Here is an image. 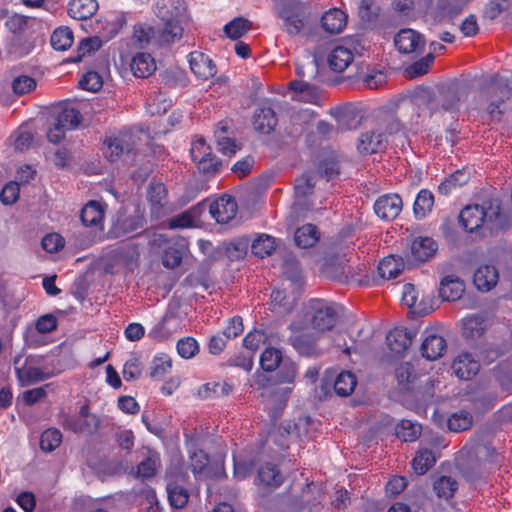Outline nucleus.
Masks as SVG:
<instances>
[{
    "label": "nucleus",
    "instance_id": "nucleus-29",
    "mask_svg": "<svg viewBox=\"0 0 512 512\" xmlns=\"http://www.w3.org/2000/svg\"><path fill=\"white\" fill-rule=\"evenodd\" d=\"M98 9L96 0H71L68 4V14L77 20L92 17Z\"/></svg>",
    "mask_w": 512,
    "mask_h": 512
},
{
    "label": "nucleus",
    "instance_id": "nucleus-38",
    "mask_svg": "<svg viewBox=\"0 0 512 512\" xmlns=\"http://www.w3.org/2000/svg\"><path fill=\"white\" fill-rule=\"evenodd\" d=\"M434 205V195L428 189H422L417 194L413 205V213L416 220L424 219L431 212Z\"/></svg>",
    "mask_w": 512,
    "mask_h": 512
},
{
    "label": "nucleus",
    "instance_id": "nucleus-54",
    "mask_svg": "<svg viewBox=\"0 0 512 512\" xmlns=\"http://www.w3.org/2000/svg\"><path fill=\"white\" fill-rule=\"evenodd\" d=\"M434 59L435 56H433V53H428L425 57L419 59L418 61L405 68L404 76L407 79H413L425 75L432 65Z\"/></svg>",
    "mask_w": 512,
    "mask_h": 512
},
{
    "label": "nucleus",
    "instance_id": "nucleus-10",
    "mask_svg": "<svg viewBox=\"0 0 512 512\" xmlns=\"http://www.w3.org/2000/svg\"><path fill=\"white\" fill-rule=\"evenodd\" d=\"M394 43L401 53H421L426 45V40L419 32L406 28L396 34Z\"/></svg>",
    "mask_w": 512,
    "mask_h": 512
},
{
    "label": "nucleus",
    "instance_id": "nucleus-63",
    "mask_svg": "<svg viewBox=\"0 0 512 512\" xmlns=\"http://www.w3.org/2000/svg\"><path fill=\"white\" fill-rule=\"evenodd\" d=\"M271 304L278 313H286L292 309L293 300L283 290L275 289L271 293Z\"/></svg>",
    "mask_w": 512,
    "mask_h": 512
},
{
    "label": "nucleus",
    "instance_id": "nucleus-43",
    "mask_svg": "<svg viewBox=\"0 0 512 512\" xmlns=\"http://www.w3.org/2000/svg\"><path fill=\"white\" fill-rule=\"evenodd\" d=\"M402 302L413 310L414 313L427 314L429 309L422 306V301L418 299V292L413 284L407 283L403 286Z\"/></svg>",
    "mask_w": 512,
    "mask_h": 512
},
{
    "label": "nucleus",
    "instance_id": "nucleus-34",
    "mask_svg": "<svg viewBox=\"0 0 512 512\" xmlns=\"http://www.w3.org/2000/svg\"><path fill=\"white\" fill-rule=\"evenodd\" d=\"M16 375L24 386L47 380L53 377L55 373L45 372L39 367L28 366L26 368H16Z\"/></svg>",
    "mask_w": 512,
    "mask_h": 512
},
{
    "label": "nucleus",
    "instance_id": "nucleus-53",
    "mask_svg": "<svg viewBox=\"0 0 512 512\" xmlns=\"http://www.w3.org/2000/svg\"><path fill=\"white\" fill-rule=\"evenodd\" d=\"M275 238L261 234L252 242V253L260 258L269 256L275 250Z\"/></svg>",
    "mask_w": 512,
    "mask_h": 512
},
{
    "label": "nucleus",
    "instance_id": "nucleus-37",
    "mask_svg": "<svg viewBox=\"0 0 512 512\" xmlns=\"http://www.w3.org/2000/svg\"><path fill=\"white\" fill-rule=\"evenodd\" d=\"M320 239L317 226H298L294 232L295 244L300 248L314 246Z\"/></svg>",
    "mask_w": 512,
    "mask_h": 512
},
{
    "label": "nucleus",
    "instance_id": "nucleus-31",
    "mask_svg": "<svg viewBox=\"0 0 512 512\" xmlns=\"http://www.w3.org/2000/svg\"><path fill=\"white\" fill-rule=\"evenodd\" d=\"M257 480L264 486L276 488L283 483L284 477L277 465L268 462L259 468Z\"/></svg>",
    "mask_w": 512,
    "mask_h": 512
},
{
    "label": "nucleus",
    "instance_id": "nucleus-28",
    "mask_svg": "<svg viewBox=\"0 0 512 512\" xmlns=\"http://www.w3.org/2000/svg\"><path fill=\"white\" fill-rule=\"evenodd\" d=\"M99 425V419L92 415L91 419L78 416H67L63 421V427L72 430L75 433H93Z\"/></svg>",
    "mask_w": 512,
    "mask_h": 512
},
{
    "label": "nucleus",
    "instance_id": "nucleus-9",
    "mask_svg": "<svg viewBox=\"0 0 512 512\" xmlns=\"http://www.w3.org/2000/svg\"><path fill=\"white\" fill-rule=\"evenodd\" d=\"M278 17L282 20V30L290 36H296L301 33L307 23L305 11L295 5H285L278 12Z\"/></svg>",
    "mask_w": 512,
    "mask_h": 512
},
{
    "label": "nucleus",
    "instance_id": "nucleus-20",
    "mask_svg": "<svg viewBox=\"0 0 512 512\" xmlns=\"http://www.w3.org/2000/svg\"><path fill=\"white\" fill-rule=\"evenodd\" d=\"M446 349V340L437 334L427 335L421 344L422 356L428 360H436L442 357Z\"/></svg>",
    "mask_w": 512,
    "mask_h": 512
},
{
    "label": "nucleus",
    "instance_id": "nucleus-40",
    "mask_svg": "<svg viewBox=\"0 0 512 512\" xmlns=\"http://www.w3.org/2000/svg\"><path fill=\"white\" fill-rule=\"evenodd\" d=\"M167 189L163 183H151L147 189V198L152 213H158L167 203Z\"/></svg>",
    "mask_w": 512,
    "mask_h": 512
},
{
    "label": "nucleus",
    "instance_id": "nucleus-30",
    "mask_svg": "<svg viewBox=\"0 0 512 512\" xmlns=\"http://www.w3.org/2000/svg\"><path fill=\"white\" fill-rule=\"evenodd\" d=\"M347 17L340 9H332L321 18L323 29L330 34H338L346 26Z\"/></svg>",
    "mask_w": 512,
    "mask_h": 512
},
{
    "label": "nucleus",
    "instance_id": "nucleus-26",
    "mask_svg": "<svg viewBox=\"0 0 512 512\" xmlns=\"http://www.w3.org/2000/svg\"><path fill=\"white\" fill-rule=\"evenodd\" d=\"M159 78L160 84L168 89L184 88L189 83L186 72L178 67H170L160 72Z\"/></svg>",
    "mask_w": 512,
    "mask_h": 512
},
{
    "label": "nucleus",
    "instance_id": "nucleus-8",
    "mask_svg": "<svg viewBox=\"0 0 512 512\" xmlns=\"http://www.w3.org/2000/svg\"><path fill=\"white\" fill-rule=\"evenodd\" d=\"M192 160L197 162L198 169L206 175H214L222 167L221 160L212 154L211 148L205 145V140L200 138L191 149Z\"/></svg>",
    "mask_w": 512,
    "mask_h": 512
},
{
    "label": "nucleus",
    "instance_id": "nucleus-42",
    "mask_svg": "<svg viewBox=\"0 0 512 512\" xmlns=\"http://www.w3.org/2000/svg\"><path fill=\"white\" fill-rule=\"evenodd\" d=\"M289 89L298 92L302 98L310 103H316L320 98V89L306 80H293L289 83Z\"/></svg>",
    "mask_w": 512,
    "mask_h": 512
},
{
    "label": "nucleus",
    "instance_id": "nucleus-56",
    "mask_svg": "<svg viewBox=\"0 0 512 512\" xmlns=\"http://www.w3.org/2000/svg\"><path fill=\"white\" fill-rule=\"evenodd\" d=\"M133 150L131 143L125 137H115L107 143V157L110 161H115L124 153H130Z\"/></svg>",
    "mask_w": 512,
    "mask_h": 512
},
{
    "label": "nucleus",
    "instance_id": "nucleus-58",
    "mask_svg": "<svg viewBox=\"0 0 512 512\" xmlns=\"http://www.w3.org/2000/svg\"><path fill=\"white\" fill-rule=\"evenodd\" d=\"M62 433L59 429L49 428L40 437V448L45 452H52L62 443Z\"/></svg>",
    "mask_w": 512,
    "mask_h": 512
},
{
    "label": "nucleus",
    "instance_id": "nucleus-41",
    "mask_svg": "<svg viewBox=\"0 0 512 512\" xmlns=\"http://www.w3.org/2000/svg\"><path fill=\"white\" fill-rule=\"evenodd\" d=\"M337 122L336 134L356 129L360 125V119L353 110H338L331 113Z\"/></svg>",
    "mask_w": 512,
    "mask_h": 512
},
{
    "label": "nucleus",
    "instance_id": "nucleus-36",
    "mask_svg": "<svg viewBox=\"0 0 512 512\" xmlns=\"http://www.w3.org/2000/svg\"><path fill=\"white\" fill-rule=\"evenodd\" d=\"M481 226H474L468 229L467 225L464 226H445L444 235L446 239L453 244H462L468 242V236L478 235Z\"/></svg>",
    "mask_w": 512,
    "mask_h": 512
},
{
    "label": "nucleus",
    "instance_id": "nucleus-1",
    "mask_svg": "<svg viewBox=\"0 0 512 512\" xmlns=\"http://www.w3.org/2000/svg\"><path fill=\"white\" fill-rule=\"evenodd\" d=\"M207 208L217 224H228L236 216L238 205L236 200L228 195H223L212 203L203 200L178 216L169 219L168 224H196L197 218Z\"/></svg>",
    "mask_w": 512,
    "mask_h": 512
},
{
    "label": "nucleus",
    "instance_id": "nucleus-52",
    "mask_svg": "<svg viewBox=\"0 0 512 512\" xmlns=\"http://www.w3.org/2000/svg\"><path fill=\"white\" fill-rule=\"evenodd\" d=\"M283 274L285 278L291 282V285H293L295 289L301 288L304 284L302 269L297 260H286L283 265Z\"/></svg>",
    "mask_w": 512,
    "mask_h": 512
},
{
    "label": "nucleus",
    "instance_id": "nucleus-35",
    "mask_svg": "<svg viewBox=\"0 0 512 512\" xmlns=\"http://www.w3.org/2000/svg\"><path fill=\"white\" fill-rule=\"evenodd\" d=\"M161 43L170 44L179 40L183 34V28L176 19H168L162 27L155 28Z\"/></svg>",
    "mask_w": 512,
    "mask_h": 512
},
{
    "label": "nucleus",
    "instance_id": "nucleus-39",
    "mask_svg": "<svg viewBox=\"0 0 512 512\" xmlns=\"http://www.w3.org/2000/svg\"><path fill=\"white\" fill-rule=\"evenodd\" d=\"M404 263L401 257L390 255L380 261L378 265L379 275L386 280L396 278L403 270Z\"/></svg>",
    "mask_w": 512,
    "mask_h": 512
},
{
    "label": "nucleus",
    "instance_id": "nucleus-45",
    "mask_svg": "<svg viewBox=\"0 0 512 512\" xmlns=\"http://www.w3.org/2000/svg\"><path fill=\"white\" fill-rule=\"evenodd\" d=\"M473 423L471 413L465 410L457 411L451 414L447 420L448 429L452 432H462L468 430Z\"/></svg>",
    "mask_w": 512,
    "mask_h": 512
},
{
    "label": "nucleus",
    "instance_id": "nucleus-59",
    "mask_svg": "<svg viewBox=\"0 0 512 512\" xmlns=\"http://www.w3.org/2000/svg\"><path fill=\"white\" fill-rule=\"evenodd\" d=\"M82 120L79 110L74 107L63 108L56 119L57 125L65 127V129H72L77 127Z\"/></svg>",
    "mask_w": 512,
    "mask_h": 512
},
{
    "label": "nucleus",
    "instance_id": "nucleus-48",
    "mask_svg": "<svg viewBox=\"0 0 512 512\" xmlns=\"http://www.w3.org/2000/svg\"><path fill=\"white\" fill-rule=\"evenodd\" d=\"M433 489L439 498L447 500L457 491L458 483L452 477L441 476L434 481Z\"/></svg>",
    "mask_w": 512,
    "mask_h": 512
},
{
    "label": "nucleus",
    "instance_id": "nucleus-32",
    "mask_svg": "<svg viewBox=\"0 0 512 512\" xmlns=\"http://www.w3.org/2000/svg\"><path fill=\"white\" fill-rule=\"evenodd\" d=\"M234 385L228 381L208 382L200 386L198 395L203 399L227 396L232 393Z\"/></svg>",
    "mask_w": 512,
    "mask_h": 512
},
{
    "label": "nucleus",
    "instance_id": "nucleus-21",
    "mask_svg": "<svg viewBox=\"0 0 512 512\" xmlns=\"http://www.w3.org/2000/svg\"><path fill=\"white\" fill-rule=\"evenodd\" d=\"M377 131L385 134L393 135L402 129V123L396 116L395 112L390 109H379L376 114Z\"/></svg>",
    "mask_w": 512,
    "mask_h": 512
},
{
    "label": "nucleus",
    "instance_id": "nucleus-16",
    "mask_svg": "<svg viewBox=\"0 0 512 512\" xmlns=\"http://www.w3.org/2000/svg\"><path fill=\"white\" fill-rule=\"evenodd\" d=\"M189 57L190 69L198 78L207 80L216 74V65L209 56L195 51L191 52Z\"/></svg>",
    "mask_w": 512,
    "mask_h": 512
},
{
    "label": "nucleus",
    "instance_id": "nucleus-12",
    "mask_svg": "<svg viewBox=\"0 0 512 512\" xmlns=\"http://www.w3.org/2000/svg\"><path fill=\"white\" fill-rule=\"evenodd\" d=\"M315 187V182L313 177L310 174H303L295 180V202L292 206L294 213H301L303 211H308L309 203L307 201V197L313 193Z\"/></svg>",
    "mask_w": 512,
    "mask_h": 512
},
{
    "label": "nucleus",
    "instance_id": "nucleus-23",
    "mask_svg": "<svg viewBox=\"0 0 512 512\" xmlns=\"http://www.w3.org/2000/svg\"><path fill=\"white\" fill-rule=\"evenodd\" d=\"M36 38L34 32L13 36L9 53L17 58L28 55L36 46Z\"/></svg>",
    "mask_w": 512,
    "mask_h": 512
},
{
    "label": "nucleus",
    "instance_id": "nucleus-17",
    "mask_svg": "<svg viewBox=\"0 0 512 512\" xmlns=\"http://www.w3.org/2000/svg\"><path fill=\"white\" fill-rule=\"evenodd\" d=\"M254 129L262 134H270L274 131L278 118L275 111L269 106L257 108L253 114Z\"/></svg>",
    "mask_w": 512,
    "mask_h": 512
},
{
    "label": "nucleus",
    "instance_id": "nucleus-55",
    "mask_svg": "<svg viewBox=\"0 0 512 512\" xmlns=\"http://www.w3.org/2000/svg\"><path fill=\"white\" fill-rule=\"evenodd\" d=\"M395 432L399 439L405 442H413L420 436L421 426L410 420H402L396 426Z\"/></svg>",
    "mask_w": 512,
    "mask_h": 512
},
{
    "label": "nucleus",
    "instance_id": "nucleus-19",
    "mask_svg": "<svg viewBox=\"0 0 512 512\" xmlns=\"http://www.w3.org/2000/svg\"><path fill=\"white\" fill-rule=\"evenodd\" d=\"M464 291V282L458 276L447 275L440 282L439 295L445 301L460 299Z\"/></svg>",
    "mask_w": 512,
    "mask_h": 512
},
{
    "label": "nucleus",
    "instance_id": "nucleus-22",
    "mask_svg": "<svg viewBox=\"0 0 512 512\" xmlns=\"http://www.w3.org/2000/svg\"><path fill=\"white\" fill-rule=\"evenodd\" d=\"M499 274L495 266L482 265L474 273V284L480 291H489L496 286Z\"/></svg>",
    "mask_w": 512,
    "mask_h": 512
},
{
    "label": "nucleus",
    "instance_id": "nucleus-47",
    "mask_svg": "<svg viewBox=\"0 0 512 512\" xmlns=\"http://www.w3.org/2000/svg\"><path fill=\"white\" fill-rule=\"evenodd\" d=\"M436 462L435 454L428 449H421L418 451L412 460V467L416 474H425Z\"/></svg>",
    "mask_w": 512,
    "mask_h": 512
},
{
    "label": "nucleus",
    "instance_id": "nucleus-15",
    "mask_svg": "<svg viewBox=\"0 0 512 512\" xmlns=\"http://www.w3.org/2000/svg\"><path fill=\"white\" fill-rule=\"evenodd\" d=\"M452 369L459 379L469 380L478 373L480 364L471 353L463 352L453 361Z\"/></svg>",
    "mask_w": 512,
    "mask_h": 512
},
{
    "label": "nucleus",
    "instance_id": "nucleus-13",
    "mask_svg": "<svg viewBox=\"0 0 512 512\" xmlns=\"http://www.w3.org/2000/svg\"><path fill=\"white\" fill-rule=\"evenodd\" d=\"M386 140L381 131L369 130L360 134L357 140V151L361 155H370L383 151Z\"/></svg>",
    "mask_w": 512,
    "mask_h": 512
},
{
    "label": "nucleus",
    "instance_id": "nucleus-46",
    "mask_svg": "<svg viewBox=\"0 0 512 512\" xmlns=\"http://www.w3.org/2000/svg\"><path fill=\"white\" fill-rule=\"evenodd\" d=\"M414 102L419 107L426 106L431 113L440 110L439 96L430 88L419 89L414 96Z\"/></svg>",
    "mask_w": 512,
    "mask_h": 512
},
{
    "label": "nucleus",
    "instance_id": "nucleus-50",
    "mask_svg": "<svg viewBox=\"0 0 512 512\" xmlns=\"http://www.w3.org/2000/svg\"><path fill=\"white\" fill-rule=\"evenodd\" d=\"M469 174L462 170H457L449 177L445 178L438 186V191L442 195H448L453 189L465 185L469 180Z\"/></svg>",
    "mask_w": 512,
    "mask_h": 512
},
{
    "label": "nucleus",
    "instance_id": "nucleus-3",
    "mask_svg": "<svg viewBox=\"0 0 512 512\" xmlns=\"http://www.w3.org/2000/svg\"><path fill=\"white\" fill-rule=\"evenodd\" d=\"M460 224H484L485 221L504 224L501 201L489 199L483 205L469 204L458 214Z\"/></svg>",
    "mask_w": 512,
    "mask_h": 512
},
{
    "label": "nucleus",
    "instance_id": "nucleus-61",
    "mask_svg": "<svg viewBox=\"0 0 512 512\" xmlns=\"http://www.w3.org/2000/svg\"><path fill=\"white\" fill-rule=\"evenodd\" d=\"M282 360V353L280 350L268 347L266 348L260 357V365L263 370L272 372L278 368Z\"/></svg>",
    "mask_w": 512,
    "mask_h": 512
},
{
    "label": "nucleus",
    "instance_id": "nucleus-7",
    "mask_svg": "<svg viewBox=\"0 0 512 512\" xmlns=\"http://www.w3.org/2000/svg\"><path fill=\"white\" fill-rule=\"evenodd\" d=\"M346 250H348V246L341 247L337 252L334 251V248H329L320 268L321 273L330 279L342 280L346 278L350 273Z\"/></svg>",
    "mask_w": 512,
    "mask_h": 512
},
{
    "label": "nucleus",
    "instance_id": "nucleus-18",
    "mask_svg": "<svg viewBox=\"0 0 512 512\" xmlns=\"http://www.w3.org/2000/svg\"><path fill=\"white\" fill-rule=\"evenodd\" d=\"M317 172L328 180L337 177L340 173L339 157L335 151L323 150L317 162Z\"/></svg>",
    "mask_w": 512,
    "mask_h": 512
},
{
    "label": "nucleus",
    "instance_id": "nucleus-44",
    "mask_svg": "<svg viewBox=\"0 0 512 512\" xmlns=\"http://www.w3.org/2000/svg\"><path fill=\"white\" fill-rule=\"evenodd\" d=\"M161 466L158 453L148 451L147 456L138 464L137 472L142 478L153 477Z\"/></svg>",
    "mask_w": 512,
    "mask_h": 512
},
{
    "label": "nucleus",
    "instance_id": "nucleus-25",
    "mask_svg": "<svg viewBox=\"0 0 512 512\" xmlns=\"http://www.w3.org/2000/svg\"><path fill=\"white\" fill-rule=\"evenodd\" d=\"M130 68L136 77L146 78L155 72L156 63L149 53L140 52L132 58Z\"/></svg>",
    "mask_w": 512,
    "mask_h": 512
},
{
    "label": "nucleus",
    "instance_id": "nucleus-49",
    "mask_svg": "<svg viewBox=\"0 0 512 512\" xmlns=\"http://www.w3.org/2000/svg\"><path fill=\"white\" fill-rule=\"evenodd\" d=\"M73 32L68 27H59L51 35L50 42L55 50L64 51L73 44Z\"/></svg>",
    "mask_w": 512,
    "mask_h": 512
},
{
    "label": "nucleus",
    "instance_id": "nucleus-2",
    "mask_svg": "<svg viewBox=\"0 0 512 512\" xmlns=\"http://www.w3.org/2000/svg\"><path fill=\"white\" fill-rule=\"evenodd\" d=\"M486 111L491 120L499 122L505 113V101L512 97V73L509 76L495 74L490 77L484 90Z\"/></svg>",
    "mask_w": 512,
    "mask_h": 512
},
{
    "label": "nucleus",
    "instance_id": "nucleus-51",
    "mask_svg": "<svg viewBox=\"0 0 512 512\" xmlns=\"http://www.w3.org/2000/svg\"><path fill=\"white\" fill-rule=\"evenodd\" d=\"M166 490L169 503L173 508L181 509L188 503L189 494L184 487L168 482Z\"/></svg>",
    "mask_w": 512,
    "mask_h": 512
},
{
    "label": "nucleus",
    "instance_id": "nucleus-60",
    "mask_svg": "<svg viewBox=\"0 0 512 512\" xmlns=\"http://www.w3.org/2000/svg\"><path fill=\"white\" fill-rule=\"evenodd\" d=\"M172 360L166 354H160L153 358L150 376L155 379H162L166 374L171 371Z\"/></svg>",
    "mask_w": 512,
    "mask_h": 512
},
{
    "label": "nucleus",
    "instance_id": "nucleus-14",
    "mask_svg": "<svg viewBox=\"0 0 512 512\" xmlns=\"http://www.w3.org/2000/svg\"><path fill=\"white\" fill-rule=\"evenodd\" d=\"M437 248L438 246L432 238L418 237L412 241L407 258L413 262H425L434 256Z\"/></svg>",
    "mask_w": 512,
    "mask_h": 512
},
{
    "label": "nucleus",
    "instance_id": "nucleus-62",
    "mask_svg": "<svg viewBox=\"0 0 512 512\" xmlns=\"http://www.w3.org/2000/svg\"><path fill=\"white\" fill-rule=\"evenodd\" d=\"M249 29L250 22L245 18L238 17L225 25L224 32L229 38L237 40L238 38L242 37Z\"/></svg>",
    "mask_w": 512,
    "mask_h": 512
},
{
    "label": "nucleus",
    "instance_id": "nucleus-64",
    "mask_svg": "<svg viewBox=\"0 0 512 512\" xmlns=\"http://www.w3.org/2000/svg\"><path fill=\"white\" fill-rule=\"evenodd\" d=\"M248 242L245 240H237L225 244V255L230 261H236L244 258L247 253Z\"/></svg>",
    "mask_w": 512,
    "mask_h": 512
},
{
    "label": "nucleus",
    "instance_id": "nucleus-33",
    "mask_svg": "<svg viewBox=\"0 0 512 512\" xmlns=\"http://www.w3.org/2000/svg\"><path fill=\"white\" fill-rule=\"evenodd\" d=\"M105 208L106 205L98 201H89L80 212L82 224H101L105 216Z\"/></svg>",
    "mask_w": 512,
    "mask_h": 512
},
{
    "label": "nucleus",
    "instance_id": "nucleus-11",
    "mask_svg": "<svg viewBox=\"0 0 512 512\" xmlns=\"http://www.w3.org/2000/svg\"><path fill=\"white\" fill-rule=\"evenodd\" d=\"M402 207L403 201L398 194H387L376 200L374 211L383 221H393L400 214Z\"/></svg>",
    "mask_w": 512,
    "mask_h": 512
},
{
    "label": "nucleus",
    "instance_id": "nucleus-57",
    "mask_svg": "<svg viewBox=\"0 0 512 512\" xmlns=\"http://www.w3.org/2000/svg\"><path fill=\"white\" fill-rule=\"evenodd\" d=\"M357 384V379L351 372H341L334 383V390L339 396L350 395Z\"/></svg>",
    "mask_w": 512,
    "mask_h": 512
},
{
    "label": "nucleus",
    "instance_id": "nucleus-6",
    "mask_svg": "<svg viewBox=\"0 0 512 512\" xmlns=\"http://www.w3.org/2000/svg\"><path fill=\"white\" fill-rule=\"evenodd\" d=\"M469 88L464 81L454 80L438 89L440 109L454 112L468 97Z\"/></svg>",
    "mask_w": 512,
    "mask_h": 512
},
{
    "label": "nucleus",
    "instance_id": "nucleus-27",
    "mask_svg": "<svg viewBox=\"0 0 512 512\" xmlns=\"http://www.w3.org/2000/svg\"><path fill=\"white\" fill-rule=\"evenodd\" d=\"M352 61V51L341 45L334 47L328 56V65L335 72L344 71Z\"/></svg>",
    "mask_w": 512,
    "mask_h": 512
},
{
    "label": "nucleus",
    "instance_id": "nucleus-24",
    "mask_svg": "<svg viewBox=\"0 0 512 512\" xmlns=\"http://www.w3.org/2000/svg\"><path fill=\"white\" fill-rule=\"evenodd\" d=\"M412 334L405 328H394L386 336L389 349L400 354L406 351L412 344Z\"/></svg>",
    "mask_w": 512,
    "mask_h": 512
},
{
    "label": "nucleus",
    "instance_id": "nucleus-4",
    "mask_svg": "<svg viewBox=\"0 0 512 512\" xmlns=\"http://www.w3.org/2000/svg\"><path fill=\"white\" fill-rule=\"evenodd\" d=\"M306 316L311 328L320 333L331 330L338 320L335 306L321 299L309 301Z\"/></svg>",
    "mask_w": 512,
    "mask_h": 512
},
{
    "label": "nucleus",
    "instance_id": "nucleus-5",
    "mask_svg": "<svg viewBox=\"0 0 512 512\" xmlns=\"http://www.w3.org/2000/svg\"><path fill=\"white\" fill-rule=\"evenodd\" d=\"M85 231L82 235L85 237L79 241L81 248H87L94 243L105 239H116L121 237H129V234L135 231L136 226H109V230L105 232V226H84Z\"/></svg>",
    "mask_w": 512,
    "mask_h": 512
}]
</instances>
